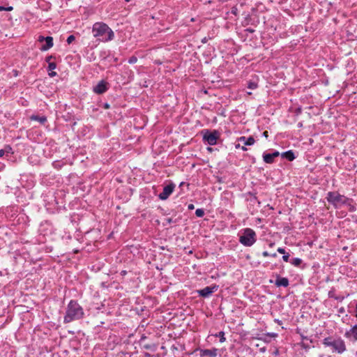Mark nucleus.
I'll list each match as a JSON object with an SVG mask.
<instances>
[{
	"mask_svg": "<svg viewBox=\"0 0 357 357\" xmlns=\"http://www.w3.org/2000/svg\"><path fill=\"white\" fill-rule=\"evenodd\" d=\"M270 257H277V254L276 253H272L270 255Z\"/></svg>",
	"mask_w": 357,
	"mask_h": 357,
	"instance_id": "09e8293b",
	"label": "nucleus"
},
{
	"mask_svg": "<svg viewBox=\"0 0 357 357\" xmlns=\"http://www.w3.org/2000/svg\"><path fill=\"white\" fill-rule=\"evenodd\" d=\"M203 140L210 146L217 144L218 139L220 137V132L216 130L212 131L209 130H204L202 131Z\"/></svg>",
	"mask_w": 357,
	"mask_h": 357,
	"instance_id": "423d86ee",
	"label": "nucleus"
},
{
	"mask_svg": "<svg viewBox=\"0 0 357 357\" xmlns=\"http://www.w3.org/2000/svg\"><path fill=\"white\" fill-rule=\"evenodd\" d=\"M273 245H274V243H270L269 246H270V247H273Z\"/></svg>",
	"mask_w": 357,
	"mask_h": 357,
	"instance_id": "6e6d98bb",
	"label": "nucleus"
},
{
	"mask_svg": "<svg viewBox=\"0 0 357 357\" xmlns=\"http://www.w3.org/2000/svg\"><path fill=\"white\" fill-rule=\"evenodd\" d=\"M56 68V64L54 62H49L47 71L48 75L50 77H55L56 75V73L54 71V70Z\"/></svg>",
	"mask_w": 357,
	"mask_h": 357,
	"instance_id": "dca6fc26",
	"label": "nucleus"
},
{
	"mask_svg": "<svg viewBox=\"0 0 357 357\" xmlns=\"http://www.w3.org/2000/svg\"><path fill=\"white\" fill-rule=\"evenodd\" d=\"M353 202H349V204H345L344 206H347L349 208V211L350 212H354L356 211V207L354 204H352Z\"/></svg>",
	"mask_w": 357,
	"mask_h": 357,
	"instance_id": "393cba45",
	"label": "nucleus"
},
{
	"mask_svg": "<svg viewBox=\"0 0 357 357\" xmlns=\"http://www.w3.org/2000/svg\"><path fill=\"white\" fill-rule=\"evenodd\" d=\"M235 148H236V149H241V150H243V151H247V150H248V149H247V148H246V146H245V145L241 146L240 144H236V145H235Z\"/></svg>",
	"mask_w": 357,
	"mask_h": 357,
	"instance_id": "c85d7f7f",
	"label": "nucleus"
},
{
	"mask_svg": "<svg viewBox=\"0 0 357 357\" xmlns=\"http://www.w3.org/2000/svg\"><path fill=\"white\" fill-rule=\"evenodd\" d=\"M145 356L146 357H151V355L150 354H149V353H146L145 354Z\"/></svg>",
	"mask_w": 357,
	"mask_h": 357,
	"instance_id": "3c124183",
	"label": "nucleus"
},
{
	"mask_svg": "<svg viewBox=\"0 0 357 357\" xmlns=\"http://www.w3.org/2000/svg\"><path fill=\"white\" fill-rule=\"evenodd\" d=\"M195 215L199 218H202L204 215V210L203 208H197L195 211Z\"/></svg>",
	"mask_w": 357,
	"mask_h": 357,
	"instance_id": "b1692460",
	"label": "nucleus"
},
{
	"mask_svg": "<svg viewBox=\"0 0 357 357\" xmlns=\"http://www.w3.org/2000/svg\"><path fill=\"white\" fill-rule=\"evenodd\" d=\"M5 154H6V153H5V152H4L3 149H1V150H0V158L3 157Z\"/></svg>",
	"mask_w": 357,
	"mask_h": 357,
	"instance_id": "a19ab883",
	"label": "nucleus"
},
{
	"mask_svg": "<svg viewBox=\"0 0 357 357\" xmlns=\"http://www.w3.org/2000/svg\"><path fill=\"white\" fill-rule=\"evenodd\" d=\"M84 317V311L83 307L78 303L77 301L70 300L66 309L63 323L69 324L82 319Z\"/></svg>",
	"mask_w": 357,
	"mask_h": 357,
	"instance_id": "f257e3e1",
	"label": "nucleus"
},
{
	"mask_svg": "<svg viewBox=\"0 0 357 357\" xmlns=\"http://www.w3.org/2000/svg\"><path fill=\"white\" fill-rule=\"evenodd\" d=\"M267 336H269L271 337H275L278 336V334L277 333H268L266 334Z\"/></svg>",
	"mask_w": 357,
	"mask_h": 357,
	"instance_id": "473e14b6",
	"label": "nucleus"
},
{
	"mask_svg": "<svg viewBox=\"0 0 357 357\" xmlns=\"http://www.w3.org/2000/svg\"><path fill=\"white\" fill-rule=\"evenodd\" d=\"M263 136H264V137L267 138V137H268V131H264V132H263Z\"/></svg>",
	"mask_w": 357,
	"mask_h": 357,
	"instance_id": "37998d69",
	"label": "nucleus"
},
{
	"mask_svg": "<svg viewBox=\"0 0 357 357\" xmlns=\"http://www.w3.org/2000/svg\"><path fill=\"white\" fill-rule=\"evenodd\" d=\"M261 351H265V348L261 349Z\"/></svg>",
	"mask_w": 357,
	"mask_h": 357,
	"instance_id": "4d7b16f0",
	"label": "nucleus"
},
{
	"mask_svg": "<svg viewBox=\"0 0 357 357\" xmlns=\"http://www.w3.org/2000/svg\"><path fill=\"white\" fill-rule=\"evenodd\" d=\"M258 87V84L256 82L250 80L248 82V88L252 90L256 89Z\"/></svg>",
	"mask_w": 357,
	"mask_h": 357,
	"instance_id": "412c9836",
	"label": "nucleus"
},
{
	"mask_svg": "<svg viewBox=\"0 0 357 357\" xmlns=\"http://www.w3.org/2000/svg\"><path fill=\"white\" fill-rule=\"evenodd\" d=\"M277 251L282 254V259L285 262H288L289 261V254L288 252H286L285 250L282 248H278Z\"/></svg>",
	"mask_w": 357,
	"mask_h": 357,
	"instance_id": "f3484780",
	"label": "nucleus"
},
{
	"mask_svg": "<svg viewBox=\"0 0 357 357\" xmlns=\"http://www.w3.org/2000/svg\"><path fill=\"white\" fill-rule=\"evenodd\" d=\"M239 234V242L246 247H250L255 244L257 241V234L251 228H245L241 231Z\"/></svg>",
	"mask_w": 357,
	"mask_h": 357,
	"instance_id": "39448f33",
	"label": "nucleus"
},
{
	"mask_svg": "<svg viewBox=\"0 0 357 357\" xmlns=\"http://www.w3.org/2000/svg\"><path fill=\"white\" fill-rule=\"evenodd\" d=\"M215 336L220 337V342L221 343L226 341V338L225 337V333L223 331H220L218 333L215 334Z\"/></svg>",
	"mask_w": 357,
	"mask_h": 357,
	"instance_id": "4be33fe9",
	"label": "nucleus"
},
{
	"mask_svg": "<svg viewBox=\"0 0 357 357\" xmlns=\"http://www.w3.org/2000/svg\"><path fill=\"white\" fill-rule=\"evenodd\" d=\"M289 261L292 265H294L296 267H300L301 264L303 263V260L301 258L298 257L294 258L291 259Z\"/></svg>",
	"mask_w": 357,
	"mask_h": 357,
	"instance_id": "aec40b11",
	"label": "nucleus"
},
{
	"mask_svg": "<svg viewBox=\"0 0 357 357\" xmlns=\"http://www.w3.org/2000/svg\"><path fill=\"white\" fill-rule=\"evenodd\" d=\"M137 57L135 56H132L128 59V63L130 64H134V63H137Z\"/></svg>",
	"mask_w": 357,
	"mask_h": 357,
	"instance_id": "a878e982",
	"label": "nucleus"
},
{
	"mask_svg": "<svg viewBox=\"0 0 357 357\" xmlns=\"http://www.w3.org/2000/svg\"><path fill=\"white\" fill-rule=\"evenodd\" d=\"M245 31H247L248 33H252L255 32V30L253 29H252V28H248V29H245Z\"/></svg>",
	"mask_w": 357,
	"mask_h": 357,
	"instance_id": "58836bf2",
	"label": "nucleus"
},
{
	"mask_svg": "<svg viewBox=\"0 0 357 357\" xmlns=\"http://www.w3.org/2000/svg\"><path fill=\"white\" fill-rule=\"evenodd\" d=\"M165 220H166L167 224H169V225H170L172 223L177 222L176 219L174 220L172 218H168L165 219Z\"/></svg>",
	"mask_w": 357,
	"mask_h": 357,
	"instance_id": "cd10ccee",
	"label": "nucleus"
},
{
	"mask_svg": "<svg viewBox=\"0 0 357 357\" xmlns=\"http://www.w3.org/2000/svg\"><path fill=\"white\" fill-rule=\"evenodd\" d=\"M126 274H127V271H126L123 270V271H121V275L124 276V275H126Z\"/></svg>",
	"mask_w": 357,
	"mask_h": 357,
	"instance_id": "49530a36",
	"label": "nucleus"
},
{
	"mask_svg": "<svg viewBox=\"0 0 357 357\" xmlns=\"http://www.w3.org/2000/svg\"><path fill=\"white\" fill-rule=\"evenodd\" d=\"M5 10H6V6L1 5L0 6V11H5Z\"/></svg>",
	"mask_w": 357,
	"mask_h": 357,
	"instance_id": "a18cd8bd",
	"label": "nucleus"
},
{
	"mask_svg": "<svg viewBox=\"0 0 357 357\" xmlns=\"http://www.w3.org/2000/svg\"><path fill=\"white\" fill-rule=\"evenodd\" d=\"M263 160L266 163L272 164L274 162V158H273L271 153H267L264 152L263 153Z\"/></svg>",
	"mask_w": 357,
	"mask_h": 357,
	"instance_id": "a211bd4d",
	"label": "nucleus"
},
{
	"mask_svg": "<svg viewBox=\"0 0 357 357\" xmlns=\"http://www.w3.org/2000/svg\"><path fill=\"white\" fill-rule=\"evenodd\" d=\"M269 282H270V283H273V281L272 280H271L269 281Z\"/></svg>",
	"mask_w": 357,
	"mask_h": 357,
	"instance_id": "13d9d810",
	"label": "nucleus"
},
{
	"mask_svg": "<svg viewBox=\"0 0 357 357\" xmlns=\"http://www.w3.org/2000/svg\"><path fill=\"white\" fill-rule=\"evenodd\" d=\"M271 154L272 155V156H273V158L274 159H275V158H277V157H278V156L280 155V152H279V151H273V153H271Z\"/></svg>",
	"mask_w": 357,
	"mask_h": 357,
	"instance_id": "7c9ffc66",
	"label": "nucleus"
},
{
	"mask_svg": "<svg viewBox=\"0 0 357 357\" xmlns=\"http://www.w3.org/2000/svg\"><path fill=\"white\" fill-rule=\"evenodd\" d=\"M326 199L335 209L340 208L342 206L349 204V202H354L353 199L340 195L337 191L327 192Z\"/></svg>",
	"mask_w": 357,
	"mask_h": 357,
	"instance_id": "20e7f679",
	"label": "nucleus"
},
{
	"mask_svg": "<svg viewBox=\"0 0 357 357\" xmlns=\"http://www.w3.org/2000/svg\"><path fill=\"white\" fill-rule=\"evenodd\" d=\"M356 315H355V316H356V317H357V304L356 305Z\"/></svg>",
	"mask_w": 357,
	"mask_h": 357,
	"instance_id": "603ef678",
	"label": "nucleus"
},
{
	"mask_svg": "<svg viewBox=\"0 0 357 357\" xmlns=\"http://www.w3.org/2000/svg\"><path fill=\"white\" fill-rule=\"evenodd\" d=\"M45 39H46V37L43 36H40L38 37V42H40V43H43V42H45Z\"/></svg>",
	"mask_w": 357,
	"mask_h": 357,
	"instance_id": "2f4dec72",
	"label": "nucleus"
},
{
	"mask_svg": "<svg viewBox=\"0 0 357 357\" xmlns=\"http://www.w3.org/2000/svg\"><path fill=\"white\" fill-rule=\"evenodd\" d=\"M92 33L100 41L106 43L114 38V31L104 22H96L92 27Z\"/></svg>",
	"mask_w": 357,
	"mask_h": 357,
	"instance_id": "f03ea898",
	"label": "nucleus"
},
{
	"mask_svg": "<svg viewBox=\"0 0 357 357\" xmlns=\"http://www.w3.org/2000/svg\"><path fill=\"white\" fill-rule=\"evenodd\" d=\"M31 119L39 121L41 124H44L47 121V118L45 116L33 115Z\"/></svg>",
	"mask_w": 357,
	"mask_h": 357,
	"instance_id": "6ab92c4d",
	"label": "nucleus"
},
{
	"mask_svg": "<svg viewBox=\"0 0 357 357\" xmlns=\"http://www.w3.org/2000/svg\"><path fill=\"white\" fill-rule=\"evenodd\" d=\"M274 284L277 287H287L289 284V281L287 278H282V277H280V275H277L276 280H275Z\"/></svg>",
	"mask_w": 357,
	"mask_h": 357,
	"instance_id": "9b49d317",
	"label": "nucleus"
},
{
	"mask_svg": "<svg viewBox=\"0 0 357 357\" xmlns=\"http://www.w3.org/2000/svg\"><path fill=\"white\" fill-rule=\"evenodd\" d=\"M194 208H195L194 204H188V210H193Z\"/></svg>",
	"mask_w": 357,
	"mask_h": 357,
	"instance_id": "e433bc0d",
	"label": "nucleus"
},
{
	"mask_svg": "<svg viewBox=\"0 0 357 357\" xmlns=\"http://www.w3.org/2000/svg\"><path fill=\"white\" fill-rule=\"evenodd\" d=\"M45 42V43L40 47V50L43 52L50 50L54 45L53 38L52 36H46Z\"/></svg>",
	"mask_w": 357,
	"mask_h": 357,
	"instance_id": "ddd939ff",
	"label": "nucleus"
},
{
	"mask_svg": "<svg viewBox=\"0 0 357 357\" xmlns=\"http://www.w3.org/2000/svg\"><path fill=\"white\" fill-rule=\"evenodd\" d=\"M281 157L287 159L288 161H293L296 158L294 152L292 150H289L282 153Z\"/></svg>",
	"mask_w": 357,
	"mask_h": 357,
	"instance_id": "2eb2a0df",
	"label": "nucleus"
},
{
	"mask_svg": "<svg viewBox=\"0 0 357 357\" xmlns=\"http://www.w3.org/2000/svg\"><path fill=\"white\" fill-rule=\"evenodd\" d=\"M238 141L243 143L245 146H251L255 142V138L252 136H250L249 137H246L245 136L240 137L238 138Z\"/></svg>",
	"mask_w": 357,
	"mask_h": 357,
	"instance_id": "4468645a",
	"label": "nucleus"
},
{
	"mask_svg": "<svg viewBox=\"0 0 357 357\" xmlns=\"http://www.w3.org/2000/svg\"><path fill=\"white\" fill-rule=\"evenodd\" d=\"M75 40V37L73 35H70L66 40L68 44L72 43Z\"/></svg>",
	"mask_w": 357,
	"mask_h": 357,
	"instance_id": "bb28decb",
	"label": "nucleus"
},
{
	"mask_svg": "<svg viewBox=\"0 0 357 357\" xmlns=\"http://www.w3.org/2000/svg\"><path fill=\"white\" fill-rule=\"evenodd\" d=\"M13 10V6H6L5 11H12Z\"/></svg>",
	"mask_w": 357,
	"mask_h": 357,
	"instance_id": "4c0bfd02",
	"label": "nucleus"
},
{
	"mask_svg": "<svg viewBox=\"0 0 357 357\" xmlns=\"http://www.w3.org/2000/svg\"><path fill=\"white\" fill-rule=\"evenodd\" d=\"M52 59H54V57L52 55L48 56L46 57L45 61L49 63V62H50V60Z\"/></svg>",
	"mask_w": 357,
	"mask_h": 357,
	"instance_id": "72a5a7b5",
	"label": "nucleus"
},
{
	"mask_svg": "<svg viewBox=\"0 0 357 357\" xmlns=\"http://www.w3.org/2000/svg\"><path fill=\"white\" fill-rule=\"evenodd\" d=\"M328 297L329 298H334L336 300H338L339 298L337 297H335V291L334 290H331L329 292H328Z\"/></svg>",
	"mask_w": 357,
	"mask_h": 357,
	"instance_id": "c756f323",
	"label": "nucleus"
},
{
	"mask_svg": "<svg viewBox=\"0 0 357 357\" xmlns=\"http://www.w3.org/2000/svg\"><path fill=\"white\" fill-rule=\"evenodd\" d=\"M175 184L170 183L163 188V190L159 194L158 198L161 200H166L174 192Z\"/></svg>",
	"mask_w": 357,
	"mask_h": 357,
	"instance_id": "0eeeda50",
	"label": "nucleus"
},
{
	"mask_svg": "<svg viewBox=\"0 0 357 357\" xmlns=\"http://www.w3.org/2000/svg\"><path fill=\"white\" fill-rule=\"evenodd\" d=\"M236 11H237V8L234 7V8H231V13L232 14L236 15Z\"/></svg>",
	"mask_w": 357,
	"mask_h": 357,
	"instance_id": "ea45409f",
	"label": "nucleus"
},
{
	"mask_svg": "<svg viewBox=\"0 0 357 357\" xmlns=\"http://www.w3.org/2000/svg\"><path fill=\"white\" fill-rule=\"evenodd\" d=\"M207 150H208V151H212V148L208 147V148H207Z\"/></svg>",
	"mask_w": 357,
	"mask_h": 357,
	"instance_id": "864d4df0",
	"label": "nucleus"
},
{
	"mask_svg": "<svg viewBox=\"0 0 357 357\" xmlns=\"http://www.w3.org/2000/svg\"><path fill=\"white\" fill-rule=\"evenodd\" d=\"M126 1H129L130 0H125Z\"/></svg>",
	"mask_w": 357,
	"mask_h": 357,
	"instance_id": "bf43d9fd",
	"label": "nucleus"
},
{
	"mask_svg": "<svg viewBox=\"0 0 357 357\" xmlns=\"http://www.w3.org/2000/svg\"><path fill=\"white\" fill-rule=\"evenodd\" d=\"M102 107L105 109H108L110 108V105L109 103L107 102H105L103 105H102Z\"/></svg>",
	"mask_w": 357,
	"mask_h": 357,
	"instance_id": "f704fd0d",
	"label": "nucleus"
},
{
	"mask_svg": "<svg viewBox=\"0 0 357 357\" xmlns=\"http://www.w3.org/2000/svg\"><path fill=\"white\" fill-rule=\"evenodd\" d=\"M344 336L353 341H357V324L346 331Z\"/></svg>",
	"mask_w": 357,
	"mask_h": 357,
	"instance_id": "9d476101",
	"label": "nucleus"
},
{
	"mask_svg": "<svg viewBox=\"0 0 357 357\" xmlns=\"http://www.w3.org/2000/svg\"><path fill=\"white\" fill-rule=\"evenodd\" d=\"M275 321L276 323H278V324H280H280H282V321H280V320H279V319H275Z\"/></svg>",
	"mask_w": 357,
	"mask_h": 357,
	"instance_id": "de8ad7c7",
	"label": "nucleus"
},
{
	"mask_svg": "<svg viewBox=\"0 0 357 357\" xmlns=\"http://www.w3.org/2000/svg\"><path fill=\"white\" fill-rule=\"evenodd\" d=\"M1 3H2V4H3V6H8V1H7V0H2Z\"/></svg>",
	"mask_w": 357,
	"mask_h": 357,
	"instance_id": "79ce46f5",
	"label": "nucleus"
},
{
	"mask_svg": "<svg viewBox=\"0 0 357 357\" xmlns=\"http://www.w3.org/2000/svg\"><path fill=\"white\" fill-rule=\"evenodd\" d=\"M218 349L216 348H213L211 349H200V356L201 357L204 356H210V357H215L218 355Z\"/></svg>",
	"mask_w": 357,
	"mask_h": 357,
	"instance_id": "f8f14e48",
	"label": "nucleus"
},
{
	"mask_svg": "<svg viewBox=\"0 0 357 357\" xmlns=\"http://www.w3.org/2000/svg\"><path fill=\"white\" fill-rule=\"evenodd\" d=\"M109 89V84L104 79L100 80L93 87V91L96 94H102Z\"/></svg>",
	"mask_w": 357,
	"mask_h": 357,
	"instance_id": "6e6552de",
	"label": "nucleus"
},
{
	"mask_svg": "<svg viewBox=\"0 0 357 357\" xmlns=\"http://www.w3.org/2000/svg\"><path fill=\"white\" fill-rule=\"evenodd\" d=\"M202 42L203 43H206L207 42V38H204L202 40Z\"/></svg>",
	"mask_w": 357,
	"mask_h": 357,
	"instance_id": "8fccbe9b",
	"label": "nucleus"
},
{
	"mask_svg": "<svg viewBox=\"0 0 357 357\" xmlns=\"http://www.w3.org/2000/svg\"><path fill=\"white\" fill-rule=\"evenodd\" d=\"M343 311H344V309H343V307H342V308L340 310V312H342Z\"/></svg>",
	"mask_w": 357,
	"mask_h": 357,
	"instance_id": "5fc2aeb1",
	"label": "nucleus"
},
{
	"mask_svg": "<svg viewBox=\"0 0 357 357\" xmlns=\"http://www.w3.org/2000/svg\"><path fill=\"white\" fill-rule=\"evenodd\" d=\"M270 253H268L267 251H264L262 252V256L264 257H270Z\"/></svg>",
	"mask_w": 357,
	"mask_h": 357,
	"instance_id": "c9c22d12",
	"label": "nucleus"
},
{
	"mask_svg": "<svg viewBox=\"0 0 357 357\" xmlns=\"http://www.w3.org/2000/svg\"><path fill=\"white\" fill-rule=\"evenodd\" d=\"M322 343L325 347H330L333 353L342 354L347 350L344 340L339 336L325 337Z\"/></svg>",
	"mask_w": 357,
	"mask_h": 357,
	"instance_id": "7ed1b4c3",
	"label": "nucleus"
},
{
	"mask_svg": "<svg viewBox=\"0 0 357 357\" xmlns=\"http://www.w3.org/2000/svg\"><path fill=\"white\" fill-rule=\"evenodd\" d=\"M218 289V286L216 284H213L212 286H208L204 287V289L197 290V293L199 296L208 298L210 296L213 292L216 291Z\"/></svg>",
	"mask_w": 357,
	"mask_h": 357,
	"instance_id": "1a4fd4ad",
	"label": "nucleus"
},
{
	"mask_svg": "<svg viewBox=\"0 0 357 357\" xmlns=\"http://www.w3.org/2000/svg\"><path fill=\"white\" fill-rule=\"evenodd\" d=\"M6 154H13V149L10 145H6L3 148Z\"/></svg>",
	"mask_w": 357,
	"mask_h": 357,
	"instance_id": "5701e85b",
	"label": "nucleus"
},
{
	"mask_svg": "<svg viewBox=\"0 0 357 357\" xmlns=\"http://www.w3.org/2000/svg\"><path fill=\"white\" fill-rule=\"evenodd\" d=\"M144 348L146 349H151V346L149 345V344H146L144 346Z\"/></svg>",
	"mask_w": 357,
	"mask_h": 357,
	"instance_id": "c03bdc74",
	"label": "nucleus"
}]
</instances>
